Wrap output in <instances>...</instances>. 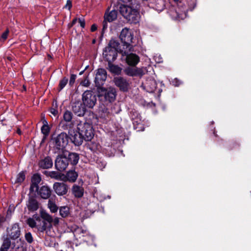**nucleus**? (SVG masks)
I'll return each mask as SVG.
<instances>
[{
    "instance_id": "nucleus-1",
    "label": "nucleus",
    "mask_w": 251,
    "mask_h": 251,
    "mask_svg": "<svg viewBox=\"0 0 251 251\" xmlns=\"http://www.w3.org/2000/svg\"><path fill=\"white\" fill-rule=\"evenodd\" d=\"M140 5L138 2L134 1L131 2L129 5H123L120 7V12L123 17L130 23L136 24L139 22L140 15L139 8Z\"/></svg>"
},
{
    "instance_id": "nucleus-2",
    "label": "nucleus",
    "mask_w": 251,
    "mask_h": 251,
    "mask_svg": "<svg viewBox=\"0 0 251 251\" xmlns=\"http://www.w3.org/2000/svg\"><path fill=\"white\" fill-rule=\"evenodd\" d=\"M99 97L101 102L108 105L114 101L116 97V91L113 87L101 88L99 91Z\"/></svg>"
},
{
    "instance_id": "nucleus-3",
    "label": "nucleus",
    "mask_w": 251,
    "mask_h": 251,
    "mask_svg": "<svg viewBox=\"0 0 251 251\" xmlns=\"http://www.w3.org/2000/svg\"><path fill=\"white\" fill-rule=\"evenodd\" d=\"M69 137L65 132H62L57 136L52 138L53 148L57 152H63L68 144Z\"/></svg>"
},
{
    "instance_id": "nucleus-4",
    "label": "nucleus",
    "mask_w": 251,
    "mask_h": 251,
    "mask_svg": "<svg viewBox=\"0 0 251 251\" xmlns=\"http://www.w3.org/2000/svg\"><path fill=\"white\" fill-rule=\"evenodd\" d=\"M77 129L81 133L84 140L91 141L94 137V132L92 126L91 124L80 122L77 124Z\"/></svg>"
},
{
    "instance_id": "nucleus-5",
    "label": "nucleus",
    "mask_w": 251,
    "mask_h": 251,
    "mask_svg": "<svg viewBox=\"0 0 251 251\" xmlns=\"http://www.w3.org/2000/svg\"><path fill=\"white\" fill-rule=\"evenodd\" d=\"M82 99L84 104L89 108H93L97 102L96 95L90 90H87L83 93Z\"/></svg>"
},
{
    "instance_id": "nucleus-6",
    "label": "nucleus",
    "mask_w": 251,
    "mask_h": 251,
    "mask_svg": "<svg viewBox=\"0 0 251 251\" xmlns=\"http://www.w3.org/2000/svg\"><path fill=\"white\" fill-rule=\"evenodd\" d=\"M7 236L12 240L18 239L21 235V229L18 224H14L8 227L6 229V233L4 234Z\"/></svg>"
},
{
    "instance_id": "nucleus-7",
    "label": "nucleus",
    "mask_w": 251,
    "mask_h": 251,
    "mask_svg": "<svg viewBox=\"0 0 251 251\" xmlns=\"http://www.w3.org/2000/svg\"><path fill=\"white\" fill-rule=\"evenodd\" d=\"M69 164L68 158L62 155L58 156L55 161V168L59 171H63L65 170Z\"/></svg>"
},
{
    "instance_id": "nucleus-8",
    "label": "nucleus",
    "mask_w": 251,
    "mask_h": 251,
    "mask_svg": "<svg viewBox=\"0 0 251 251\" xmlns=\"http://www.w3.org/2000/svg\"><path fill=\"white\" fill-rule=\"evenodd\" d=\"M107 78V72L103 68H99L97 70L95 82L96 86L102 85Z\"/></svg>"
},
{
    "instance_id": "nucleus-9",
    "label": "nucleus",
    "mask_w": 251,
    "mask_h": 251,
    "mask_svg": "<svg viewBox=\"0 0 251 251\" xmlns=\"http://www.w3.org/2000/svg\"><path fill=\"white\" fill-rule=\"evenodd\" d=\"M102 54L104 58L108 63L115 60L117 56V52L115 49H110L109 47H105Z\"/></svg>"
},
{
    "instance_id": "nucleus-10",
    "label": "nucleus",
    "mask_w": 251,
    "mask_h": 251,
    "mask_svg": "<svg viewBox=\"0 0 251 251\" xmlns=\"http://www.w3.org/2000/svg\"><path fill=\"white\" fill-rule=\"evenodd\" d=\"M72 107L74 113L78 116H83L86 112L85 105L80 101L73 102Z\"/></svg>"
},
{
    "instance_id": "nucleus-11",
    "label": "nucleus",
    "mask_w": 251,
    "mask_h": 251,
    "mask_svg": "<svg viewBox=\"0 0 251 251\" xmlns=\"http://www.w3.org/2000/svg\"><path fill=\"white\" fill-rule=\"evenodd\" d=\"M113 81L115 85L119 87L120 90L123 92H126L128 90L129 84L125 78L121 76L115 77Z\"/></svg>"
},
{
    "instance_id": "nucleus-12",
    "label": "nucleus",
    "mask_w": 251,
    "mask_h": 251,
    "mask_svg": "<svg viewBox=\"0 0 251 251\" xmlns=\"http://www.w3.org/2000/svg\"><path fill=\"white\" fill-rule=\"evenodd\" d=\"M26 205L28 210L30 212L37 211L41 207V205L37 199L33 197L29 198Z\"/></svg>"
},
{
    "instance_id": "nucleus-13",
    "label": "nucleus",
    "mask_w": 251,
    "mask_h": 251,
    "mask_svg": "<svg viewBox=\"0 0 251 251\" xmlns=\"http://www.w3.org/2000/svg\"><path fill=\"white\" fill-rule=\"evenodd\" d=\"M120 38L123 43H132L133 35L127 28H124L120 35Z\"/></svg>"
},
{
    "instance_id": "nucleus-14",
    "label": "nucleus",
    "mask_w": 251,
    "mask_h": 251,
    "mask_svg": "<svg viewBox=\"0 0 251 251\" xmlns=\"http://www.w3.org/2000/svg\"><path fill=\"white\" fill-rule=\"evenodd\" d=\"M53 189L55 193L59 196L65 195L68 191V186L62 182H55L53 184Z\"/></svg>"
},
{
    "instance_id": "nucleus-15",
    "label": "nucleus",
    "mask_w": 251,
    "mask_h": 251,
    "mask_svg": "<svg viewBox=\"0 0 251 251\" xmlns=\"http://www.w3.org/2000/svg\"><path fill=\"white\" fill-rule=\"evenodd\" d=\"M69 134V138H70L72 142L73 143L75 146H78L82 144L83 140L84 139L79 131H70Z\"/></svg>"
},
{
    "instance_id": "nucleus-16",
    "label": "nucleus",
    "mask_w": 251,
    "mask_h": 251,
    "mask_svg": "<svg viewBox=\"0 0 251 251\" xmlns=\"http://www.w3.org/2000/svg\"><path fill=\"white\" fill-rule=\"evenodd\" d=\"M149 6L159 13L164 9L165 5L163 0H152Z\"/></svg>"
},
{
    "instance_id": "nucleus-17",
    "label": "nucleus",
    "mask_w": 251,
    "mask_h": 251,
    "mask_svg": "<svg viewBox=\"0 0 251 251\" xmlns=\"http://www.w3.org/2000/svg\"><path fill=\"white\" fill-rule=\"evenodd\" d=\"M74 236L77 238H81L87 236V238L94 239V237L89 235L88 231L81 227H77L75 229L74 231Z\"/></svg>"
},
{
    "instance_id": "nucleus-18",
    "label": "nucleus",
    "mask_w": 251,
    "mask_h": 251,
    "mask_svg": "<svg viewBox=\"0 0 251 251\" xmlns=\"http://www.w3.org/2000/svg\"><path fill=\"white\" fill-rule=\"evenodd\" d=\"M170 16L175 20H182L186 17V13L184 11H180L179 8L177 9L172 8L169 11Z\"/></svg>"
},
{
    "instance_id": "nucleus-19",
    "label": "nucleus",
    "mask_w": 251,
    "mask_h": 251,
    "mask_svg": "<svg viewBox=\"0 0 251 251\" xmlns=\"http://www.w3.org/2000/svg\"><path fill=\"white\" fill-rule=\"evenodd\" d=\"M143 87L148 92L152 93L156 89L157 83L155 80L149 78L143 84Z\"/></svg>"
},
{
    "instance_id": "nucleus-20",
    "label": "nucleus",
    "mask_w": 251,
    "mask_h": 251,
    "mask_svg": "<svg viewBox=\"0 0 251 251\" xmlns=\"http://www.w3.org/2000/svg\"><path fill=\"white\" fill-rule=\"evenodd\" d=\"M125 60L127 64L130 66H135L139 62V57L132 52L125 56Z\"/></svg>"
},
{
    "instance_id": "nucleus-21",
    "label": "nucleus",
    "mask_w": 251,
    "mask_h": 251,
    "mask_svg": "<svg viewBox=\"0 0 251 251\" xmlns=\"http://www.w3.org/2000/svg\"><path fill=\"white\" fill-rule=\"evenodd\" d=\"M38 165L42 169H50L53 166V161L50 156H46L39 161Z\"/></svg>"
},
{
    "instance_id": "nucleus-22",
    "label": "nucleus",
    "mask_w": 251,
    "mask_h": 251,
    "mask_svg": "<svg viewBox=\"0 0 251 251\" xmlns=\"http://www.w3.org/2000/svg\"><path fill=\"white\" fill-rule=\"evenodd\" d=\"M78 177V174L75 170H70L67 172L66 175L63 174L62 181L74 182Z\"/></svg>"
},
{
    "instance_id": "nucleus-23",
    "label": "nucleus",
    "mask_w": 251,
    "mask_h": 251,
    "mask_svg": "<svg viewBox=\"0 0 251 251\" xmlns=\"http://www.w3.org/2000/svg\"><path fill=\"white\" fill-rule=\"evenodd\" d=\"M41 180L40 175L36 174L33 175L31 178V184L30 187V191L34 192L38 190V184Z\"/></svg>"
},
{
    "instance_id": "nucleus-24",
    "label": "nucleus",
    "mask_w": 251,
    "mask_h": 251,
    "mask_svg": "<svg viewBox=\"0 0 251 251\" xmlns=\"http://www.w3.org/2000/svg\"><path fill=\"white\" fill-rule=\"evenodd\" d=\"M125 73L130 76L142 75L143 72L142 70L138 68L127 67L124 70Z\"/></svg>"
},
{
    "instance_id": "nucleus-25",
    "label": "nucleus",
    "mask_w": 251,
    "mask_h": 251,
    "mask_svg": "<svg viewBox=\"0 0 251 251\" xmlns=\"http://www.w3.org/2000/svg\"><path fill=\"white\" fill-rule=\"evenodd\" d=\"M122 49L120 50V53H121L123 57L127 55L129 53L133 51V46L130 44V43H123Z\"/></svg>"
},
{
    "instance_id": "nucleus-26",
    "label": "nucleus",
    "mask_w": 251,
    "mask_h": 251,
    "mask_svg": "<svg viewBox=\"0 0 251 251\" xmlns=\"http://www.w3.org/2000/svg\"><path fill=\"white\" fill-rule=\"evenodd\" d=\"M2 239L3 242L0 248V251H8L11 246L12 240L4 234L2 236Z\"/></svg>"
},
{
    "instance_id": "nucleus-27",
    "label": "nucleus",
    "mask_w": 251,
    "mask_h": 251,
    "mask_svg": "<svg viewBox=\"0 0 251 251\" xmlns=\"http://www.w3.org/2000/svg\"><path fill=\"white\" fill-rule=\"evenodd\" d=\"M51 191L49 187L47 186H42L39 190L38 194L42 199H47L50 197Z\"/></svg>"
},
{
    "instance_id": "nucleus-28",
    "label": "nucleus",
    "mask_w": 251,
    "mask_h": 251,
    "mask_svg": "<svg viewBox=\"0 0 251 251\" xmlns=\"http://www.w3.org/2000/svg\"><path fill=\"white\" fill-rule=\"evenodd\" d=\"M117 11L113 9L110 12H106L104 15V19L107 20L108 22H112L117 19Z\"/></svg>"
},
{
    "instance_id": "nucleus-29",
    "label": "nucleus",
    "mask_w": 251,
    "mask_h": 251,
    "mask_svg": "<svg viewBox=\"0 0 251 251\" xmlns=\"http://www.w3.org/2000/svg\"><path fill=\"white\" fill-rule=\"evenodd\" d=\"M40 215L42 219L44 220L43 221L48 222V223L51 224L53 221V218L45 210L40 208Z\"/></svg>"
},
{
    "instance_id": "nucleus-30",
    "label": "nucleus",
    "mask_w": 251,
    "mask_h": 251,
    "mask_svg": "<svg viewBox=\"0 0 251 251\" xmlns=\"http://www.w3.org/2000/svg\"><path fill=\"white\" fill-rule=\"evenodd\" d=\"M72 193L76 198H81L84 194V189L82 187L75 185L72 188Z\"/></svg>"
},
{
    "instance_id": "nucleus-31",
    "label": "nucleus",
    "mask_w": 251,
    "mask_h": 251,
    "mask_svg": "<svg viewBox=\"0 0 251 251\" xmlns=\"http://www.w3.org/2000/svg\"><path fill=\"white\" fill-rule=\"evenodd\" d=\"M108 69L111 73L116 75L121 74L122 70L121 67L112 64V62L108 63Z\"/></svg>"
},
{
    "instance_id": "nucleus-32",
    "label": "nucleus",
    "mask_w": 251,
    "mask_h": 251,
    "mask_svg": "<svg viewBox=\"0 0 251 251\" xmlns=\"http://www.w3.org/2000/svg\"><path fill=\"white\" fill-rule=\"evenodd\" d=\"M46 175L50 176L51 178H54L56 180H62L63 178V174H61L57 171H50L46 172Z\"/></svg>"
},
{
    "instance_id": "nucleus-33",
    "label": "nucleus",
    "mask_w": 251,
    "mask_h": 251,
    "mask_svg": "<svg viewBox=\"0 0 251 251\" xmlns=\"http://www.w3.org/2000/svg\"><path fill=\"white\" fill-rule=\"evenodd\" d=\"M48 207L51 213H55L58 210V207L56 205L54 199L51 198L49 199L48 203Z\"/></svg>"
},
{
    "instance_id": "nucleus-34",
    "label": "nucleus",
    "mask_w": 251,
    "mask_h": 251,
    "mask_svg": "<svg viewBox=\"0 0 251 251\" xmlns=\"http://www.w3.org/2000/svg\"><path fill=\"white\" fill-rule=\"evenodd\" d=\"M68 159L72 164L75 165L78 162L79 159V155L75 152L70 153L69 154V157Z\"/></svg>"
},
{
    "instance_id": "nucleus-35",
    "label": "nucleus",
    "mask_w": 251,
    "mask_h": 251,
    "mask_svg": "<svg viewBox=\"0 0 251 251\" xmlns=\"http://www.w3.org/2000/svg\"><path fill=\"white\" fill-rule=\"evenodd\" d=\"M120 44L118 41L111 39L106 47H109L110 49H115L116 52L118 51Z\"/></svg>"
},
{
    "instance_id": "nucleus-36",
    "label": "nucleus",
    "mask_w": 251,
    "mask_h": 251,
    "mask_svg": "<svg viewBox=\"0 0 251 251\" xmlns=\"http://www.w3.org/2000/svg\"><path fill=\"white\" fill-rule=\"evenodd\" d=\"M51 227V224L47 223L45 221L42 222V225L40 226H37V228L39 231L40 232H44L47 231V230Z\"/></svg>"
},
{
    "instance_id": "nucleus-37",
    "label": "nucleus",
    "mask_w": 251,
    "mask_h": 251,
    "mask_svg": "<svg viewBox=\"0 0 251 251\" xmlns=\"http://www.w3.org/2000/svg\"><path fill=\"white\" fill-rule=\"evenodd\" d=\"M59 213L61 217L65 218L69 214V208L68 206H61L59 209Z\"/></svg>"
},
{
    "instance_id": "nucleus-38",
    "label": "nucleus",
    "mask_w": 251,
    "mask_h": 251,
    "mask_svg": "<svg viewBox=\"0 0 251 251\" xmlns=\"http://www.w3.org/2000/svg\"><path fill=\"white\" fill-rule=\"evenodd\" d=\"M73 118V114L71 111H66L63 115L64 120L67 122H71Z\"/></svg>"
},
{
    "instance_id": "nucleus-39",
    "label": "nucleus",
    "mask_w": 251,
    "mask_h": 251,
    "mask_svg": "<svg viewBox=\"0 0 251 251\" xmlns=\"http://www.w3.org/2000/svg\"><path fill=\"white\" fill-rule=\"evenodd\" d=\"M25 179V174L23 172H20L17 176L15 181V183H20L22 182Z\"/></svg>"
},
{
    "instance_id": "nucleus-40",
    "label": "nucleus",
    "mask_w": 251,
    "mask_h": 251,
    "mask_svg": "<svg viewBox=\"0 0 251 251\" xmlns=\"http://www.w3.org/2000/svg\"><path fill=\"white\" fill-rule=\"evenodd\" d=\"M27 225L33 228L35 227H37L36 225V223L34 218H29L27 220Z\"/></svg>"
},
{
    "instance_id": "nucleus-41",
    "label": "nucleus",
    "mask_w": 251,
    "mask_h": 251,
    "mask_svg": "<svg viewBox=\"0 0 251 251\" xmlns=\"http://www.w3.org/2000/svg\"><path fill=\"white\" fill-rule=\"evenodd\" d=\"M68 81V79L64 77L61 79L59 82V91L61 90L66 85Z\"/></svg>"
},
{
    "instance_id": "nucleus-42",
    "label": "nucleus",
    "mask_w": 251,
    "mask_h": 251,
    "mask_svg": "<svg viewBox=\"0 0 251 251\" xmlns=\"http://www.w3.org/2000/svg\"><path fill=\"white\" fill-rule=\"evenodd\" d=\"M107 105H106L105 103H104V104H103V105H101L100 107V110L104 114V116L105 115L109 113L108 108L107 107Z\"/></svg>"
},
{
    "instance_id": "nucleus-43",
    "label": "nucleus",
    "mask_w": 251,
    "mask_h": 251,
    "mask_svg": "<svg viewBox=\"0 0 251 251\" xmlns=\"http://www.w3.org/2000/svg\"><path fill=\"white\" fill-rule=\"evenodd\" d=\"M42 132L45 135L49 134L50 131V128L47 125H44L41 128Z\"/></svg>"
},
{
    "instance_id": "nucleus-44",
    "label": "nucleus",
    "mask_w": 251,
    "mask_h": 251,
    "mask_svg": "<svg viewBox=\"0 0 251 251\" xmlns=\"http://www.w3.org/2000/svg\"><path fill=\"white\" fill-rule=\"evenodd\" d=\"M9 30L7 29L1 35L0 40L1 41H4L8 37V35L9 34Z\"/></svg>"
},
{
    "instance_id": "nucleus-45",
    "label": "nucleus",
    "mask_w": 251,
    "mask_h": 251,
    "mask_svg": "<svg viewBox=\"0 0 251 251\" xmlns=\"http://www.w3.org/2000/svg\"><path fill=\"white\" fill-rule=\"evenodd\" d=\"M25 238L29 243H31L33 241L32 236L30 232H28L25 234Z\"/></svg>"
},
{
    "instance_id": "nucleus-46",
    "label": "nucleus",
    "mask_w": 251,
    "mask_h": 251,
    "mask_svg": "<svg viewBox=\"0 0 251 251\" xmlns=\"http://www.w3.org/2000/svg\"><path fill=\"white\" fill-rule=\"evenodd\" d=\"M107 21L104 19L103 22H102V32L101 34H103L104 32L106 31V30L107 29V27L108 26Z\"/></svg>"
},
{
    "instance_id": "nucleus-47",
    "label": "nucleus",
    "mask_w": 251,
    "mask_h": 251,
    "mask_svg": "<svg viewBox=\"0 0 251 251\" xmlns=\"http://www.w3.org/2000/svg\"><path fill=\"white\" fill-rule=\"evenodd\" d=\"M90 82L88 78H85L83 81H82L80 83V84L85 87H88L90 85Z\"/></svg>"
},
{
    "instance_id": "nucleus-48",
    "label": "nucleus",
    "mask_w": 251,
    "mask_h": 251,
    "mask_svg": "<svg viewBox=\"0 0 251 251\" xmlns=\"http://www.w3.org/2000/svg\"><path fill=\"white\" fill-rule=\"evenodd\" d=\"M76 78V75H75L73 74L71 75L70 81H69V84L70 85H72L74 84Z\"/></svg>"
},
{
    "instance_id": "nucleus-49",
    "label": "nucleus",
    "mask_w": 251,
    "mask_h": 251,
    "mask_svg": "<svg viewBox=\"0 0 251 251\" xmlns=\"http://www.w3.org/2000/svg\"><path fill=\"white\" fill-rule=\"evenodd\" d=\"M64 7L66 9L70 10L72 7V2L70 0H68L67 1L66 4L65 5Z\"/></svg>"
},
{
    "instance_id": "nucleus-50",
    "label": "nucleus",
    "mask_w": 251,
    "mask_h": 251,
    "mask_svg": "<svg viewBox=\"0 0 251 251\" xmlns=\"http://www.w3.org/2000/svg\"><path fill=\"white\" fill-rule=\"evenodd\" d=\"M172 84L175 86H178L180 84V81L177 78H175L172 81Z\"/></svg>"
},
{
    "instance_id": "nucleus-51",
    "label": "nucleus",
    "mask_w": 251,
    "mask_h": 251,
    "mask_svg": "<svg viewBox=\"0 0 251 251\" xmlns=\"http://www.w3.org/2000/svg\"><path fill=\"white\" fill-rule=\"evenodd\" d=\"M78 22L80 24V26L82 28H84L85 25V20L83 19L79 18Z\"/></svg>"
},
{
    "instance_id": "nucleus-52",
    "label": "nucleus",
    "mask_w": 251,
    "mask_h": 251,
    "mask_svg": "<svg viewBox=\"0 0 251 251\" xmlns=\"http://www.w3.org/2000/svg\"><path fill=\"white\" fill-rule=\"evenodd\" d=\"M50 112L54 116H56L58 114V110L54 108H51L50 109Z\"/></svg>"
},
{
    "instance_id": "nucleus-53",
    "label": "nucleus",
    "mask_w": 251,
    "mask_h": 251,
    "mask_svg": "<svg viewBox=\"0 0 251 251\" xmlns=\"http://www.w3.org/2000/svg\"><path fill=\"white\" fill-rule=\"evenodd\" d=\"M32 218H34L35 221H37L40 222L41 221V216H39L37 214H34Z\"/></svg>"
},
{
    "instance_id": "nucleus-54",
    "label": "nucleus",
    "mask_w": 251,
    "mask_h": 251,
    "mask_svg": "<svg viewBox=\"0 0 251 251\" xmlns=\"http://www.w3.org/2000/svg\"><path fill=\"white\" fill-rule=\"evenodd\" d=\"M59 222V218L57 217H56L54 219H53V221L52 223H53L54 225H57L58 224Z\"/></svg>"
},
{
    "instance_id": "nucleus-55",
    "label": "nucleus",
    "mask_w": 251,
    "mask_h": 251,
    "mask_svg": "<svg viewBox=\"0 0 251 251\" xmlns=\"http://www.w3.org/2000/svg\"><path fill=\"white\" fill-rule=\"evenodd\" d=\"M78 21V19H77V18H75L74 19L73 21H72V23L71 24L70 26L71 27L72 26H73L76 23V22Z\"/></svg>"
},
{
    "instance_id": "nucleus-56",
    "label": "nucleus",
    "mask_w": 251,
    "mask_h": 251,
    "mask_svg": "<svg viewBox=\"0 0 251 251\" xmlns=\"http://www.w3.org/2000/svg\"><path fill=\"white\" fill-rule=\"evenodd\" d=\"M97 29V26L95 25H93L91 26V30L92 31H95Z\"/></svg>"
},
{
    "instance_id": "nucleus-57",
    "label": "nucleus",
    "mask_w": 251,
    "mask_h": 251,
    "mask_svg": "<svg viewBox=\"0 0 251 251\" xmlns=\"http://www.w3.org/2000/svg\"><path fill=\"white\" fill-rule=\"evenodd\" d=\"M17 132H18L19 134H21V131H20V130L19 129L17 130Z\"/></svg>"
},
{
    "instance_id": "nucleus-58",
    "label": "nucleus",
    "mask_w": 251,
    "mask_h": 251,
    "mask_svg": "<svg viewBox=\"0 0 251 251\" xmlns=\"http://www.w3.org/2000/svg\"><path fill=\"white\" fill-rule=\"evenodd\" d=\"M83 241H86V242H87V239H86H86H83Z\"/></svg>"
},
{
    "instance_id": "nucleus-59",
    "label": "nucleus",
    "mask_w": 251,
    "mask_h": 251,
    "mask_svg": "<svg viewBox=\"0 0 251 251\" xmlns=\"http://www.w3.org/2000/svg\"><path fill=\"white\" fill-rule=\"evenodd\" d=\"M162 62V61L161 60V59H160H160H159V60H158V62Z\"/></svg>"
},
{
    "instance_id": "nucleus-60",
    "label": "nucleus",
    "mask_w": 251,
    "mask_h": 251,
    "mask_svg": "<svg viewBox=\"0 0 251 251\" xmlns=\"http://www.w3.org/2000/svg\"><path fill=\"white\" fill-rule=\"evenodd\" d=\"M83 71H82V72H80L79 75H82V73H83Z\"/></svg>"
}]
</instances>
